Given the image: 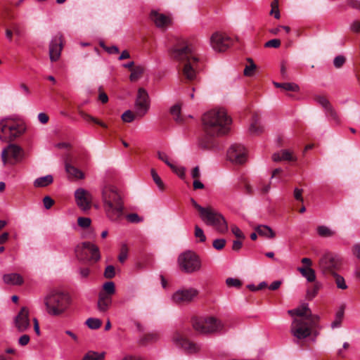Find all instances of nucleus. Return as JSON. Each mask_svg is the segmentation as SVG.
<instances>
[{
    "label": "nucleus",
    "mask_w": 360,
    "mask_h": 360,
    "mask_svg": "<svg viewBox=\"0 0 360 360\" xmlns=\"http://www.w3.org/2000/svg\"><path fill=\"white\" fill-rule=\"evenodd\" d=\"M202 122L208 136H221L228 133L231 119L224 109L212 110L203 115Z\"/></svg>",
    "instance_id": "obj_1"
},
{
    "label": "nucleus",
    "mask_w": 360,
    "mask_h": 360,
    "mask_svg": "<svg viewBox=\"0 0 360 360\" xmlns=\"http://www.w3.org/2000/svg\"><path fill=\"white\" fill-rule=\"evenodd\" d=\"M172 56L176 60L185 62L182 68V76L188 81L194 80L196 77L198 58L193 48L188 44L182 47L175 46L172 51Z\"/></svg>",
    "instance_id": "obj_2"
},
{
    "label": "nucleus",
    "mask_w": 360,
    "mask_h": 360,
    "mask_svg": "<svg viewBox=\"0 0 360 360\" xmlns=\"http://www.w3.org/2000/svg\"><path fill=\"white\" fill-rule=\"evenodd\" d=\"M102 200L107 217L112 221L118 220L123 214V202L116 187L112 185L104 186Z\"/></svg>",
    "instance_id": "obj_3"
},
{
    "label": "nucleus",
    "mask_w": 360,
    "mask_h": 360,
    "mask_svg": "<svg viewBox=\"0 0 360 360\" xmlns=\"http://www.w3.org/2000/svg\"><path fill=\"white\" fill-rule=\"evenodd\" d=\"M46 312L53 316H62L70 305V297L68 294L53 291L44 298Z\"/></svg>",
    "instance_id": "obj_4"
},
{
    "label": "nucleus",
    "mask_w": 360,
    "mask_h": 360,
    "mask_svg": "<svg viewBox=\"0 0 360 360\" xmlns=\"http://www.w3.org/2000/svg\"><path fill=\"white\" fill-rule=\"evenodd\" d=\"M191 324L195 331L203 335L219 333L224 328L222 321L214 316H194Z\"/></svg>",
    "instance_id": "obj_5"
},
{
    "label": "nucleus",
    "mask_w": 360,
    "mask_h": 360,
    "mask_svg": "<svg viewBox=\"0 0 360 360\" xmlns=\"http://www.w3.org/2000/svg\"><path fill=\"white\" fill-rule=\"evenodd\" d=\"M25 131V124L12 118H5L0 121V140L11 142L20 136Z\"/></svg>",
    "instance_id": "obj_6"
},
{
    "label": "nucleus",
    "mask_w": 360,
    "mask_h": 360,
    "mask_svg": "<svg viewBox=\"0 0 360 360\" xmlns=\"http://www.w3.org/2000/svg\"><path fill=\"white\" fill-rule=\"evenodd\" d=\"M199 216L206 225L214 227L221 233H224L228 230V225L224 217L212 206L205 207Z\"/></svg>",
    "instance_id": "obj_7"
},
{
    "label": "nucleus",
    "mask_w": 360,
    "mask_h": 360,
    "mask_svg": "<svg viewBox=\"0 0 360 360\" xmlns=\"http://www.w3.org/2000/svg\"><path fill=\"white\" fill-rule=\"evenodd\" d=\"M342 260L335 253L325 252L319 260V269L324 275H332L342 268Z\"/></svg>",
    "instance_id": "obj_8"
},
{
    "label": "nucleus",
    "mask_w": 360,
    "mask_h": 360,
    "mask_svg": "<svg viewBox=\"0 0 360 360\" xmlns=\"http://www.w3.org/2000/svg\"><path fill=\"white\" fill-rule=\"evenodd\" d=\"M319 319H293L290 326V333L299 340L305 339L310 336L311 330Z\"/></svg>",
    "instance_id": "obj_9"
},
{
    "label": "nucleus",
    "mask_w": 360,
    "mask_h": 360,
    "mask_svg": "<svg viewBox=\"0 0 360 360\" xmlns=\"http://www.w3.org/2000/svg\"><path fill=\"white\" fill-rule=\"evenodd\" d=\"M75 254L79 260L91 263H96L101 259L98 247L90 242L78 245L75 248Z\"/></svg>",
    "instance_id": "obj_10"
},
{
    "label": "nucleus",
    "mask_w": 360,
    "mask_h": 360,
    "mask_svg": "<svg viewBox=\"0 0 360 360\" xmlns=\"http://www.w3.org/2000/svg\"><path fill=\"white\" fill-rule=\"evenodd\" d=\"M178 264L181 271L191 274L198 271L201 268V262L198 255L191 251L181 254L178 257Z\"/></svg>",
    "instance_id": "obj_11"
},
{
    "label": "nucleus",
    "mask_w": 360,
    "mask_h": 360,
    "mask_svg": "<svg viewBox=\"0 0 360 360\" xmlns=\"http://www.w3.org/2000/svg\"><path fill=\"white\" fill-rule=\"evenodd\" d=\"M23 149L18 145L11 143L3 149L1 160L4 165H13L20 162L23 158Z\"/></svg>",
    "instance_id": "obj_12"
},
{
    "label": "nucleus",
    "mask_w": 360,
    "mask_h": 360,
    "mask_svg": "<svg viewBox=\"0 0 360 360\" xmlns=\"http://www.w3.org/2000/svg\"><path fill=\"white\" fill-rule=\"evenodd\" d=\"M232 44V39L225 33L216 32L210 37L211 46L217 52L225 51Z\"/></svg>",
    "instance_id": "obj_13"
},
{
    "label": "nucleus",
    "mask_w": 360,
    "mask_h": 360,
    "mask_svg": "<svg viewBox=\"0 0 360 360\" xmlns=\"http://www.w3.org/2000/svg\"><path fill=\"white\" fill-rule=\"evenodd\" d=\"M136 115L142 117L148 112L150 108L149 96L143 88H139L135 101Z\"/></svg>",
    "instance_id": "obj_14"
},
{
    "label": "nucleus",
    "mask_w": 360,
    "mask_h": 360,
    "mask_svg": "<svg viewBox=\"0 0 360 360\" xmlns=\"http://www.w3.org/2000/svg\"><path fill=\"white\" fill-rule=\"evenodd\" d=\"M172 340L177 347L182 348L188 354H196L200 350V345L190 341L179 333L173 335Z\"/></svg>",
    "instance_id": "obj_15"
},
{
    "label": "nucleus",
    "mask_w": 360,
    "mask_h": 360,
    "mask_svg": "<svg viewBox=\"0 0 360 360\" xmlns=\"http://www.w3.org/2000/svg\"><path fill=\"white\" fill-rule=\"evenodd\" d=\"M77 205L83 211L90 210L93 200L91 193L82 188H77L75 192Z\"/></svg>",
    "instance_id": "obj_16"
},
{
    "label": "nucleus",
    "mask_w": 360,
    "mask_h": 360,
    "mask_svg": "<svg viewBox=\"0 0 360 360\" xmlns=\"http://www.w3.org/2000/svg\"><path fill=\"white\" fill-rule=\"evenodd\" d=\"M227 157L233 163L243 164L247 160L246 150L240 144H233L228 150Z\"/></svg>",
    "instance_id": "obj_17"
},
{
    "label": "nucleus",
    "mask_w": 360,
    "mask_h": 360,
    "mask_svg": "<svg viewBox=\"0 0 360 360\" xmlns=\"http://www.w3.org/2000/svg\"><path fill=\"white\" fill-rule=\"evenodd\" d=\"M198 294V291L193 288L188 289L179 290L175 292L172 299L173 302L178 304H184L191 302Z\"/></svg>",
    "instance_id": "obj_18"
},
{
    "label": "nucleus",
    "mask_w": 360,
    "mask_h": 360,
    "mask_svg": "<svg viewBox=\"0 0 360 360\" xmlns=\"http://www.w3.org/2000/svg\"><path fill=\"white\" fill-rule=\"evenodd\" d=\"M63 37L58 33L54 36L49 45V57L52 62L57 61L63 49Z\"/></svg>",
    "instance_id": "obj_19"
},
{
    "label": "nucleus",
    "mask_w": 360,
    "mask_h": 360,
    "mask_svg": "<svg viewBox=\"0 0 360 360\" xmlns=\"http://www.w3.org/2000/svg\"><path fill=\"white\" fill-rule=\"evenodd\" d=\"M14 324L19 332H24L30 327L29 309L26 307L21 308L14 319Z\"/></svg>",
    "instance_id": "obj_20"
},
{
    "label": "nucleus",
    "mask_w": 360,
    "mask_h": 360,
    "mask_svg": "<svg viewBox=\"0 0 360 360\" xmlns=\"http://www.w3.org/2000/svg\"><path fill=\"white\" fill-rule=\"evenodd\" d=\"M288 314L293 319H319L317 316L313 315L311 309L309 308L308 304L303 303L298 307L290 309Z\"/></svg>",
    "instance_id": "obj_21"
},
{
    "label": "nucleus",
    "mask_w": 360,
    "mask_h": 360,
    "mask_svg": "<svg viewBox=\"0 0 360 360\" xmlns=\"http://www.w3.org/2000/svg\"><path fill=\"white\" fill-rule=\"evenodd\" d=\"M315 101L325 109L327 116L330 117V119L333 120L336 124H339L340 123V120L338 113L326 96H316L315 97Z\"/></svg>",
    "instance_id": "obj_22"
},
{
    "label": "nucleus",
    "mask_w": 360,
    "mask_h": 360,
    "mask_svg": "<svg viewBox=\"0 0 360 360\" xmlns=\"http://www.w3.org/2000/svg\"><path fill=\"white\" fill-rule=\"evenodd\" d=\"M150 18L159 28L165 29L171 24V18L169 16L155 11H153L150 13Z\"/></svg>",
    "instance_id": "obj_23"
},
{
    "label": "nucleus",
    "mask_w": 360,
    "mask_h": 360,
    "mask_svg": "<svg viewBox=\"0 0 360 360\" xmlns=\"http://www.w3.org/2000/svg\"><path fill=\"white\" fill-rule=\"evenodd\" d=\"M3 281L6 284L11 285H21L24 283L23 277L17 273L4 274Z\"/></svg>",
    "instance_id": "obj_24"
},
{
    "label": "nucleus",
    "mask_w": 360,
    "mask_h": 360,
    "mask_svg": "<svg viewBox=\"0 0 360 360\" xmlns=\"http://www.w3.org/2000/svg\"><path fill=\"white\" fill-rule=\"evenodd\" d=\"M112 304V297L105 295L104 293L98 294V300L97 302L98 309L101 312H105L108 310Z\"/></svg>",
    "instance_id": "obj_25"
},
{
    "label": "nucleus",
    "mask_w": 360,
    "mask_h": 360,
    "mask_svg": "<svg viewBox=\"0 0 360 360\" xmlns=\"http://www.w3.org/2000/svg\"><path fill=\"white\" fill-rule=\"evenodd\" d=\"M272 159L274 162L281 160L295 161L297 160L292 153L288 150H282L280 153H274L272 155Z\"/></svg>",
    "instance_id": "obj_26"
},
{
    "label": "nucleus",
    "mask_w": 360,
    "mask_h": 360,
    "mask_svg": "<svg viewBox=\"0 0 360 360\" xmlns=\"http://www.w3.org/2000/svg\"><path fill=\"white\" fill-rule=\"evenodd\" d=\"M65 171L68 173L69 178H74L76 179H82L84 178V174L81 170L68 162H65Z\"/></svg>",
    "instance_id": "obj_27"
},
{
    "label": "nucleus",
    "mask_w": 360,
    "mask_h": 360,
    "mask_svg": "<svg viewBox=\"0 0 360 360\" xmlns=\"http://www.w3.org/2000/svg\"><path fill=\"white\" fill-rule=\"evenodd\" d=\"M249 130L251 134L257 135L263 132V127L260 124L259 118L257 115L252 116Z\"/></svg>",
    "instance_id": "obj_28"
},
{
    "label": "nucleus",
    "mask_w": 360,
    "mask_h": 360,
    "mask_svg": "<svg viewBox=\"0 0 360 360\" xmlns=\"http://www.w3.org/2000/svg\"><path fill=\"white\" fill-rule=\"evenodd\" d=\"M257 233L263 237L274 238L276 236L275 232L268 226L259 225L255 228Z\"/></svg>",
    "instance_id": "obj_29"
},
{
    "label": "nucleus",
    "mask_w": 360,
    "mask_h": 360,
    "mask_svg": "<svg viewBox=\"0 0 360 360\" xmlns=\"http://www.w3.org/2000/svg\"><path fill=\"white\" fill-rule=\"evenodd\" d=\"M298 271L304 277L308 282H314L316 280L315 271L311 267H299Z\"/></svg>",
    "instance_id": "obj_30"
},
{
    "label": "nucleus",
    "mask_w": 360,
    "mask_h": 360,
    "mask_svg": "<svg viewBox=\"0 0 360 360\" xmlns=\"http://www.w3.org/2000/svg\"><path fill=\"white\" fill-rule=\"evenodd\" d=\"M53 181V178L51 175H46L37 179L34 182V185L35 187H45L51 184Z\"/></svg>",
    "instance_id": "obj_31"
},
{
    "label": "nucleus",
    "mask_w": 360,
    "mask_h": 360,
    "mask_svg": "<svg viewBox=\"0 0 360 360\" xmlns=\"http://www.w3.org/2000/svg\"><path fill=\"white\" fill-rule=\"evenodd\" d=\"M316 231L319 236L323 238L332 237L335 234V231H333L329 227L323 225L319 226Z\"/></svg>",
    "instance_id": "obj_32"
},
{
    "label": "nucleus",
    "mask_w": 360,
    "mask_h": 360,
    "mask_svg": "<svg viewBox=\"0 0 360 360\" xmlns=\"http://www.w3.org/2000/svg\"><path fill=\"white\" fill-rule=\"evenodd\" d=\"M145 68L143 66L138 65L131 69L129 79L131 82L138 80L143 74Z\"/></svg>",
    "instance_id": "obj_33"
},
{
    "label": "nucleus",
    "mask_w": 360,
    "mask_h": 360,
    "mask_svg": "<svg viewBox=\"0 0 360 360\" xmlns=\"http://www.w3.org/2000/svg\"><path fill=\"white\" fill-rule=\"evenodd\" d=\"M115 292V283L112 281L106 282L103 285V290L99 293H104L105 295H108L110 297Z\"/></svg>",
    "instance_id": "obj_34"
},
{
    "label": "nucleus",
    "mask_w": 360,
    "mask_h": 360,
    "mask_svg": "<svg viewBox=\"0 0 360 360\" xmlns=\"http://www.w3.org/2000/svg\"><path fill=\"white\" fill-rule=\"evenodd\" d=\"M79 114L85 121L93 122L95 124H97L103 128H107V125L104 122L98 120L97 118L87 114L86 112L81 110L79 112Z\"/></svg>",
    "instance_id": "obj_35"
},
{
    "label": "nucleus",
    "mask_w": 360,
    "mask_h": 360,
    "mask_svg": "<svg viewBox=\"0 0 360 360\" xmlns=\"http://www.w3.org/2000/svg\"><path fill=\"white\" fill-rule=\"evenodd\" d=\"M105 353H98L94 351H89L83 357L82 360H104Z\"/></svg>",
    "instance_id": "obj_36"
},
{
    "label": "nucleus",
    "mask_w": 360,
    "mask_h": 360,
    "mask_svg": "<svg viewBox=\"0 0 360 360\" xmlns=\"http://www.w3.org/2000/svg\"><path fill=\"white\" fill-rule=\"evenodd\" d=\"M321 284L319 282H315L314 284L309 288L307 290V298L308 300H312L314 297L316 296L319 290L321 288Z\"/></svg>",
    "instance_id": "obj_37"
},
{
    "label": "nucleus",
    "mask_w": 360,
    "mask_h": 360,
    "mask_svg": "<svg viewBox=\"0 0 360 360\" xmlns=\"http://www.w3.org/2000/svg\"><path fill=\"white\" fill-rule=\"evenodd\" d=\"M170 113L177 123H182L184 122V119L181 116V106L179 105L176 104L171 107Z\"/></svg>",
    "instance_id": "obj_38"
},
{
    "label": "nucleus",
    "mask_w": 360,
    "mask_h": 360,
    "mask_svg": "<svg viewBox=\"0 0 360 360\" xmlns=\"http://www.w3.org/2000/svg\"><path fill=\"white\" fill-rule=\"evenodd\" d=\"M331 276H333L338 288L342 290H346L347 288V285L345 283V278L342 276L338 274V272L333 274Z\"/></svg>",
    "instance_id": "obj_39"
},
{
    "label": "nucleus",
    "mask_w": 360,
    "mask_h": 360,
    "mask_svg": "<svg viewBox=\"0 0 360 360\" xmlns=\"http://www.w3.org/2000/svg\"><path fill=\"white\" fill-rule=\"evenodd\" d=\"M151 176L153 177V179L154 182L156 184L157 186L160 191L165 190V184L163 181H162L160 176L158 174L157 172L154 169H151L150 170Z\"/></svg>",
    "instance_id": "obj_40"
},
{
    "label": "nucleus",
    "mask_w": 360,
    "mask_h": 360,
    "mask_svg": "<svg viewBox=\"0 0 360 360\" xmlns=\"http://www.w3.org/2000/svg\"><path fill=\"white\" fill-rule=\"evenodd\" d=\"M199 145L203 149H211L215 144L214 140L211 137L206 136L200 141Z\"/></svg>",
    "instance_id": "obj_41"
},
{
    "label": "nucleus",
    "mask_w": 360,
    "mask_h": 360,
    "mask_svg": "<svg viewBox=\"0 0 360 360\" xmlns=\"http://www.w3.org/2000/svg\"><path fill=\"white\" fill-rule=\"evenodd\" d=\"M86 324L91 329H98L102 325V321L98 319L89 318L86 320Z\"/></svg>",
    "instance_id": "obj_42"
},
{
    "label": "nucleus",
    "mask_w": 360,
    "mask_h": 360,
    "mask_svg": "<svg viewBox=\"0 0 360 360\" xmlns=\"http://www.w3.org/2000/svg\"><path fill=\"white\" fill-rule=\"evenodd\" d=\"M270 15H274L275 18L279 19L281 17L278 8V0H274L271 4Z\"/></svg>",
    "instance_id": "obj_43"
},
{
    "label": "nucleus",
    "mask_w": 360,
    "mask_h": 360,
    "mask_svg": "<svg viewBox=\"0 0 360 360\" xmlns=\"http://www.w3.org/2000/svg\"><path fill=\"white\" fill-rule=\"evenodd\" d=\"M248 61L250 63V65L245 67L243 72L245 76L251 77L253 75L254 71L256 69V65L251 58H248Z\"/></svg>",
    "instance_id": "obj_44"
},
{
    "label": "nucleus",
    "mask_w": 360,
    "mask_h": 360,
    "mask_svg": "<svg viewBox=\"0 0 360 360\" xmlns=\"http://www.w3.org/2000/svg\"><path fill=\"white\" fill-rule=\"evenodd\" d=\"M128 251L129 250L127 245L126 244L122 245L120 249V252L118 256V260L121 263H124L127 259Z\"/></svg>",
    "instance_id": "obj_45"
},
{
    "label": "nucleus",
    "mask_w": 360,
    "mask_h": 360,
    "mask_svg": "<svg viewBox=\"0 0 360 360\" xmlns=\"http://www.w3.org/2000/svg\"><path fill=\"white\" fill-rule=\"evenodd\" d=\"M195 237L199 238V241L203 243L206 240V236L204 233L203 230L198 226H195Z\"/></svg>",
    "instance_id": "obj_46"
},
{
    "label": "nucleus",
    "mask_w": 360,
    "mask_h": 360,
    "mask_svg": "<svg viewBox=\"0 0 360 360\" xmlns=\"http://www.w3.org/2000/svg\"><path fill=\"white\" fill-rule=\"evenodd\" d=\"M135 115L132 111L130 110H126L122 115V120L124 122H131L135 119Z\"/></svg>",
    "instance_id": "obj_47"
},
{
    "label": "nucleus",
    "mask_w": 360,
    "mask_h": 360,
    "mask_svg": "<svg viewBox=\"0 0 360 360\" xmlns=\"http://www.w3.org/2000/svg\"><path fill=\"white\" fill-rule=\"evenodd\" d=\"M283 89L287 91L298 92L300 91V86L295 83L286 82L284 83Z\"/></svg>",
    "instance_id": "obj_48"
},
{
    "label": "nucleus",
    "mask_w": 360,
    "mask_h": 360,
    "mask_svg": "<svg viewBox=\"0 0 360 360\" xmlns=\"http://www.w3.org/2000/svg\"><path fill=\"white\" fill-rule=\"evenodd\" d=\"M226 284L230 288L235 287L239 288L242 285V282L238 278H228L226 280Z\"/></svg>",
    "instance_id": "obj_49"
},
{
    "label": "nucleus",
    "mask_w": 360,
    "mask_h": 360,
    "mask_svg": "<svg viewBox=\"0 0 360 360\" xmlns=\"http://www.w3.org/2000/svg\"><path fill=\"white\" fill-rule=\"evenodd\" d=\"M115 276V269L112 265L106 266L104 271V276L106 278H112Z\"/></svg>",
    "instance_id": "obj_50"
},
{
    "label": "nucleus",
    "mask_w": 360,
    "mask_h": 360,
    "mask_svg": "<svg viewBox=\"0 0 360 360\" xmlns=\"http://www.w3.org/2000/svg\"><path fill=\"white\" fill-rule=\"evenodd\" d=\"M281 40L278 39H271L268 41H266L265 44H264V47L265 48H275V49H277V48H279L280 46H281Z\"/></svg>",
    "instance_id": "obj_51"
},
{
    "label": "nucleus",
    "mask_w": 360,
    "mask_h": 360,
    "mask_svg": "<svg viewBox=\"0 0 360 360\" xmlns=\"http://www.w3.org/2000/svg\"><path fill=\"white\" fill-rule=\"evenodd\" d=\"M180 178L184 179L185 176V169L182 167H176L174 165H172L169 167Z\"/></svg>",
    "instance_id": "obj_52"
},
{
    "label": "nucleus",
    "mask_w": 360,
    "mask_h": 360,
    "mask_svg": "<svg viewBox=\"0 0 360 360\" xmlns=\"http://www.w3.org/2000/svg\"><path fill=\"white\" fill-rule=\"evenodd\" d=\"M91 219L88 217H79L77 219L78 225L82 228H87L91 225Z\"/></svg>",
    "instance_id": "obj_53"
},
{
    "label": "nucleus",
    "mask_w": 360,
    "mask_h": 360,
    "mask_svg": "<svg viewBox=\"0 0 360 360\" xmlns=\"http://www.w3.org/2000/svg\"><path fill=\"white\" fill-rule=\"evenodd\" d=\"M213 247L217 250H222L226 245V240L224 239H216L213 241Z\"/></svg>",
    "instance_id": "obj_54"
},
{
    "label": "nucleus",
    "mask_w": 360,
    "mask_h": 360,
    "mask_svg": "<svg viewBox=\"0 0 360 360\" xmlns=\"http://www.w3.org/2000/svg\"><path fill=\"white\" fill-rule=\"evenodd\" d=\"M231 231L235 235L236 238L240 240H243L245 238V236L241 231V230L236 226H231Z\"/></svg>",
    "instance_id": "obj_55"
},
{
    "label": "nucleus",
    "mask_w": 360,
    "mask_h": 360,
    "mask_svg": "<svg viewBox=\"0 0 360 360\" xmlns=\"http://www.w3.org/2000/svg\"><path fill=\"white\" fill-rule=\"evenodd\" d=\"M345 62V58L343 56H338L335 58L333 63L335 68H341Z\"/></svg>",
    "instance_id": "obj_56"
},
{
    "label": "nucleus",
    "mask_w": 360,
    "mask_h": 360,
    "mask_svg": "<svg viewBox=\"0 0 360 360\" xmlns=\"http://www.w3.org/2000/svg\"><path fill=\"white\" fill-rule=\"evenodd\" d=\"M101 46L110 54H117L119 53V49L116 46H106L103 44Z\"/></svg>",
    "instance_id": "obj_57"
},
{
    "label": "nucleus",
    "mask_w": 360,
    "mask_h": 360,
    "mask_svg": "<svg viewBox=\"0 0 360 360\" xmlns=\"http://www.w3.org/2000/svg\"><path fill=\"white\" fill-rule=\"evenodd\" d=\"M44 206L46 209H50L54 204V200L49 196H46L43 199Z\"/></svg>",
    "instance_id": "obj_58"
},
{
    "label": "nucleus",
    "mask_w": 360,
    "mask_h": 360,
    "mask_svg": "<svg viewBox=\"0 0 360 360\" xmlns=\"http://www.w3.org/2000/svg\"><path fill=\"white\" fill-rule=\"evenodd\" d=\"M127 219L129 222L131 223H138L141 221V219L137 214L132 213L129 214L127 216Z\"/></svg>",
    "instance_id": "obj_59"
},
{
    "label": "nucleus",
    "mask_w": 360,
    "mask_h": 360,
    "mask_svg": "<svg viewBox=\"0 0 360 360\" xmlns=\"http://www.w3.org/2000/svg\"><path fill=\"white\" fill-rule=\"evenodd\" d=\"M159 338V335L157 333H149L146 335L143 340L146 342H155Z\"/></svg>",
    "instance_id": "obj_60"
},
{
    "label": "nucleus",
    "mask_w": 360,
    "mask_h": 360,
    "mask_svg": "<svg viewBox=\"0 0 360 360\" xmlns=\"http://www.w3.org/2000/svg\"><path fill=\"white\" fill-rule=\"evenodd\" d=\"M158 158L160 160H161L162 161H163L166 165H167L169 167H170V165H172V163H171L169 161V158H168V156L166 153H162V152H158Z\"/></svg>",
    "instance_id": "obj_61"
},
{
    "label": "nucleus",
    "mask_w": 360,
    "mask_h": 360,
    "mask_svg": "<svg viewBox=\"0 0 360 360\" xmlns=\"http://www.w3.org/2000/svg\"><path fill=\"white\" fill-rule=\"evenodd\" d=\"M347 5L351 8L360 10V1L358 0H347Z\"/></svg>",
    "instance_id": "obj_62"
},
{
    "label": "nucleus",
    "mask_w": 360,
    "mask_h": 360,
    "mask_svg": "<svg viewBox=\"0 0 360 360\" xmlns=\"http://www.w3.org/2000/svg\"><path fill=\"white\" fill-rule=\"evenodd\" d=\"M350 30L353 32H360V21L354 20L350 25Z\"/></svg>",
    "instance_id": "obj_63"
},
{
    "label": "nucleus",
    "mask_w": 360,
    "mask_h": 360,
    "mask_svg": "<svg viewBox=\"0 0 360 360\" xmlns=\"http://www.w3.org/2000/svg\"><path fill=\"white\" fill-rule=\"evenodd\" d=\"M353 255L360 261V244L356 243L352 247Z\"/></svg>",
    "instance_id": "obj_64"
}]
</instances>
